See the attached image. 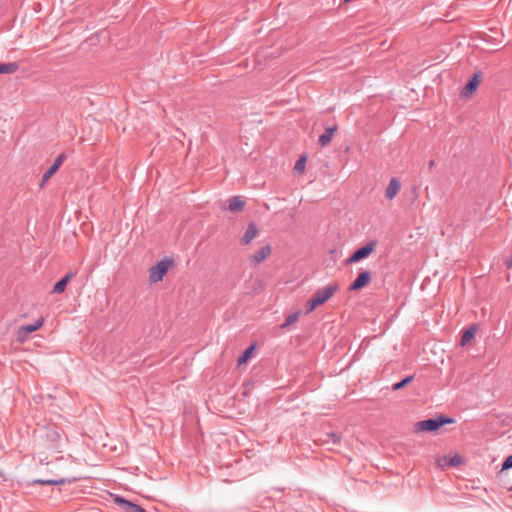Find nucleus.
<instances>
[{
	"label": "nucleus",
	"instance_id": "nucleus-1",
	"mask_svg": "<svg viewBox=\"0 0 512 512\" xmlns=\"http://www.w3.org/2000/svg\"><path fill=\"white\" fill-rule=\"evenodd\" d=\"M455 420L453 418L440 415L436 418H429L419 421L415 424L417 432H435L445 424H452Z\"/></svg>",
	"mask_w": 512,
	"mask_h": 512
},
{
	"label": "nucleus",
	"instance_id": "nucleus-2",
	"mask_svg": "<svg viewBox=\"0 0 512 512\" xmlns=\"http://www.w3.org/2000/svg\"><path fill=\"white\" fill-rule=\"evenodd\" d=\"M173 265V260L164 258L157 262L149 270V279L152 283L159 282L163 279L168 269Z\"/></svg>",
	"mask_w": 512,
	"mask_h": 512
},
{
	"label": "nucleus",
	"instance_id": "nucleus-3",
	"mask_svg": "<svg viewBox=\"0 0 512 512\" xmlns=\"http://www.w3.org/2000/svg\"><path fill=\"white\" fill-rule=\"evenodd\" d=\"M377 242L370 241L366 245L357 249L353 252V254L346 259L347 264L357 263L365 258H367L376 248Z\"/></svg>",
	"mask_w": 512,
	"mask_h": 512
},
{
	"label": "nucleus",
	"instance_id": "nucleus-4",
	"mask_svg": "<svg viewBox=\"0 0 512 512\" xmlns=\"http://www.w3.org/2000/svg\"><path fill=\"white\" fill-rule=\"evenodd\" d=\"M339 289V284L334 282V283H330L328 284L327 286L321 288V289H318L314 295L312 296V298L314 300H316V302L319 304V305H322L324 304L326 301H328L334 294L335 292Z\"/></svg>",
	"mask_w": 512,
	"mask_h": 512
},
{
	"label": "nucleus",
	"instance_id": "nucleus-5",
	"mask_svg": "<svg viewBox=\"0 0 512 512\" xmlns=\"http://www.w3.org/2000/svg\"><path fill=\"white\" fill-rule=\"evenodd\" d=\"M272 249L270 245H265L259 250L251 254L248 258L249 264L252 267L258 266L260 263L265 261L271 254Z\"/></svg>",
	"mask_w": 512,
	"mask_h": 512
},
{
	"label": "nucleus",
	"instance_id": "nucleus-6",
	"mask_svg": "<svg viewBox=\"0 0 512 512\" xmlns=\"http://www.w3.org/2000/svg\"><path fill=\"white\" fill-rule=\"evenodd\" d=\"M372 274L370 271H362L357 278L350 284L349 291H358L371 282Z\"/></svg>",
	"mask_w": 512,
	"mask_h": 512
},
{
	"label": "nucleus",
	"instance_id": "nucleus-7",
	"mask_svg": "<svg viewBox=\"0 0 512 512\" xmlns=\"http://www.w3.org/2000/svg\"><path fill=\"white\" fill-rule=\"evenodd\" d=\"M481 82V72H475L461 91L463 97H469L476 91Z\"/></svg>",
	"mask_w": 512,
	"mask_h": 512
},
{
	"label": "nucleus",
	"instance_id": "nucleus-8",
	"mask_svg": "<svg viewBox=\"0 0 512 512\" xmlns=\"http://www.w3.org/2000/svg\"><path fill=\"white\" fill-rule=\"evenodd\" d=\"M44 323L43 318L37 320L34 324L22 325L18 328L17 336L20 341H24L28 335L37 331Z\"/></svg>",
	"mask_w": 512,
	"mask_h": 512
},
{
	"label": "nucleus",
	"instance_id": "nucleus-9",
	"mask_svg": "<svg viewBox=\"0 0 512 512\" xmlns=\"http://www.w3.org/2000/svg\"><path fill=\"white\" fill-rule=\"evenodd\" d=\"M115 502L123 507L126 512H146L141 506L117 496Z\"/></svg>",
	"mask_w": 512,
	"mask_h": 512
},
{
	"label": "nucleus",
	"instance_id": "nucleus-10",
	"mask_svg": "<svg viewBox=\"0 0 512 512\" xmlns=\"http://www.w3.org/2000/svg\"><path fill=\"white\" fill-rule=\"evenodd\" d=\"M400 188V181L395 177L391 178L385 191V197L389 200H392L398 194Z\"/></svg>",
	"mask_w": 512,
	"mask_h": 512
},
{
	"label": "nucleus",
	"instance_id": "nucleus-11",
	"mask_svg": "<svg viewBox=\"0 0 512 512\" xmlns=\"http://www.w3.org/2000/svg\"><path fill=\"white\" fill-rule=\"evenodd\" d=\"M258 228L255 223H249L243 237L241 238V243L243 245H248L251 241L257 236Z\"/></svg>",
	"mask_w": 512,
	"mask_h": 512
},
{
	"label": "nucleus",
	"instance_id": "nucleus-12",
	"mask_svg": "<svg viewBox=\"0 0 512 512\" xmlns=\"http://www.w3.org/2000/svg\"><path fill=\"white\" fill-rule=\"evenodd\" d=\"M478 330V326L476 324H472L468 329H466L460 339V346L464 347L471 342L474 338L476 332Z\"/></svg>",
	"mask_w": 512,
	"mask_h": 512
},
{
	"label": "nucleus",
	"instance_id": "nucleus-13",
	"mask_svg": "<svg viewBox=\"0 0 512 512\" xmlns=\"http://www.w3.org/2000/svg\"><path fill=\"white\" fill-rule=\"evenodd\" d=\"M337 130V126L328 127L325 129L324 133L319 136L318 143L321 146H326L330 143L334 133Z\"/></svg>",
	"mask_w": 512,
	"mask_h": 512
},
{
	"label": "nucleus",
	"instance_id": "nucleus-14",
	"mask_svg": "<svg viewBox=\"0 0 512 512\" xmlns=\"http://www.w3.org/2000/svg\"><path fill=\"white\" fill-rule=\"evenodd\" d=\"M244 205H245V202L241 199L240 196H234L229 199L228 208L230 211L235 212V211L242 210Z\"/></svg>",
	"mask_w": 512,
	"mask_h": 512
},
{
	"label": "nucleus",
	"instance_id": "nucleus-15",
	"mask_svg": "<svg viewBox=\"0 0 512 512\" xmlns=\"http://www.w3.org/2000/svg\"><path fill=\"white\" fill-rule=\"evenodd\" d=\"M72 276H73V274L71 272L66 274L61 280H59L54 285L53 292L57 293V294L62 293L65 290V288H66V286H67V284H68V282H69V280H70V278Z\"/></svg>",
	"mask_w": 512,
	"mask_h": 512
},
{
	"label": "nucleus",
	"instance_id": "nucleus-16",
	"mask_svg": "<svg viewBox=\"0 0 512 512\" xmlns=\"http://www.w3.org/2000/svg\"><path fill=\"white\" fill-rule=\"evenodd\" d=\"M19 69L16 62L0 63V74H12Z\"/></svg>",
	"mask_w": 512,
	"mask_h": 512
},
{
	"label": "nucleus",
	"instance_id": "nucleus-17",
	"mask_svg": "<svg viewBox=\"0 0 512 512\" xmlns=\"http://www.w3.org/2000/svg\"><path fill=\"white\" fill-rule=\"evenodd\" d=\"M66 482H67V480L65 478H61V479H47V480H44V479L34 480V483L41 484V485H62V484H65Z\"/></svg>",
	"mask_w": 512,
	"mask_h": 512
},
{
	"label": "nucleus",
	"instance_id": "nucleus-18",
	"mask_svg": "<svg viewBox=\"0 0 512 512\" xmlns=\"http://www.w3.org/2000/svg\"><path fill=\"white\" fill-rule=\"evenodd\" d=\"M299 318V312H295V313H292V314H289L284 322L281 324V328L285 329L287 327H289L290 325L294 324Z\"/></svg>",
	"mask_w": 512,
	"mask_h": 512
},
{
	"label": "nucleus",
	"instance_id": "nucleus-19",
	"mask_svg": "<svg viewBox=\"0 0 512 512\" xmlns=\"http://www.w3.org/2000/svg\"><path fill=\"white\" fill-rule=\"evenodd\" d=\"M412 380H413V376H407L404 379H402L401 381L394 383L392 386V390L393 391L400 390L403 387H405L406 385H408L409 383H411Z\"/></svg>",
	"mask_w": 512,
	"mask_h": 512
},
{
	"label": "nucleus",
	"instance_id": "nucleus-20",
	"mask_svg": "<svg viewBox=\"0 0 512 512\" xmlns=\"http://www.w3.org/2000/svg\"><path fill=\"white\" fill-rule=\"evenodd\" d=\"M326 436H327V439L324 440V442L327 444H329V443L338 444L341 441V435L337 432L328 433Z\"/></svg>",
	"mask_w": 512,
	"mask_h": 512
},
{
	"label": "nucleus",
	"instance_id": "nucleus-21",
	"mask_svg": "<svg viewBox=\"0 0 512 512\" xmlns=\"http://www.w3.org/2000/svg\"><path fill=\"white\" fill-rule=\"evenodd\" d=\"M444 461H445V463H446L447 465H449V466H451V467H456V466H458V465H460V464H461V462H462V458H461L459 455H457V454H456V455H454V456H452V457H450V458H446V457H445V458H444Z\"/></svg>",
	"mask_w": 512,
	"mask_h": 512
},
{
	"label": "nucleus",
	"instance_id": "nucleus-22",
	"mask_svg": "<svg viewBox=\"0 0 512 512\" xmlns=\"http://www.w3.org/2000/svg\"><path fill=\"white\" fill-rule=\"evenodd\" d=\"M57 172L54 167H50L42 176L40 186L43 187L45 183Z\"/></svg>",
	"mask_w": 512,
	"mask_h": 512
},
{
	"label": "nucleus",
	"instance_id": "nucleus-23",
	"mask_svg": "<svg viewBox=\"0 0 512 512\" xmlns=\"http://www.w3.org/2000/svg\"><path fill=\"white\" fill-rule=\"evenodd\" d=\"M254 346L247 348L243 354L238 358V365L244 364L251 356Z\"/></svg>",
	"mask_w": 512,
	"mask_h": 512
},
{
	"label": "nucleus",
	"instance_id": "nucleus-24",
	"mask_svg": "<svg viewBox=\"0 0 512 512\" xmlns=\"http://www.w3.org/2000/svg\"><path fill=\"white\" fill-rule=\"evenodd\" d=\"M305 163H306V157H305V156H301V157L297 160V162H296V164H295L294 169H295L296 171H298V172H303V171H304V169H305Z\"/></svg>",
	"mask_w": 512,
	"mask_h": 512
},
{
	"label": "nucleus",
	"instance_id": "nucleus-25",
	"mask_svg": "<svg viewBox=\"0 0 512 512\" xmlns=\"http://www.w3.org/2000/svg\"><path fill=\"white\" fill-rule=\"evenodd\" d=\"M319 304L312 297L306 302V312H312Z\"/></svg>",
	"mask_w": 512,
	"mask_h": 512
},
{
	"label": "nucleus",
	"instance_id": "nucleus-26",
	"mask_svg": "<svg viewBox=\"0 0 512 512\" xmlns=\"http://www.w3.org/2000/svg\"><path fill=\"white\" fill-rule=\"evenodd\" d=\"M66 158L65 154H60L56 157L54 163L52 164V167H54L56 170H58L60 168V166L62 165L64 159Z\"/></svg>",
	"mask_w": 512,
	"mask_h": 512
},
{
	"label": "nucleus",
	"instance_id": "nucleus-27",
	"mask_svg": "<svg viewBox=\"0 0 512 512\" xmlns=\"http://www.w3.org/2000/svg\"><path fill=\"white\" fill-rule=\"evenodd\" d=\"M510 468H512V454L508 456L502 463V470H507Z\"/></svg>",
	"mask_w": 512,
	"mask_h": 512
},
{
	"label": "nucleus",
	"instance_id": "nucleus-28",
	"mask_svg": "<svg viewBox=\"0 0 512 512\" xmlns=\"http://www.w3.org/2000/svg\"><path fill=\"white\" fill-rule=\"evenodd\" d=\"M505 266L509 269L512 267V257H508L505 259V262H504Z\"/></svg>",
	"mask_w": 512,
	"mask_h": 512
},
{
	"label": "nucleus",
	"instance_id": "nucleus-29",
	"mask_svg": "<svg viewBox=\"0 0 512 512\" xmlns=\"http://www.w3.org/2000/svg\"><path fill=\"white\" fill-rule=\"evenodd\" d=\"M434 165H435L434 160H430V161H429V164H428L429 169H432V168L434 167Z\"/></svg>",
	"mask_w": 512,
	"mask_h": 512
},
{
	"label": "nucleus",
	"instance_id": "nucleus-30",
	"mask_svg": "<svg viewBox=\"0 0 512 512\" xmlns=\"http://www.w3.org/2000/svg\"><path fill=\"white\" fill-rule=\"evenodd\" d=\"M509 491H512V486L508 488Z\"/></svg>",
	"mask_w": 512,
	"mask_h": 512
}]
</instances>
